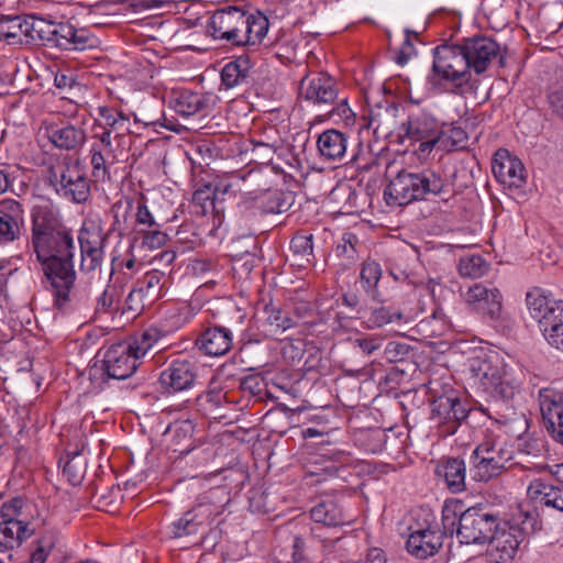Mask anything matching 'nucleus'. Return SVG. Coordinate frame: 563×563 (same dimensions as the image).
<instances>
[{"label":"nucleus","mask_w":563,"mask_h":563,"mask_svg":"<svg viewBox=\"0 0 563 563\" xmlns=\"http://www.w3.org/2000/svg\"><path fill=\"white\" fill-rule=\"evenodd\" d=\"M441 521L443 536H456L461 544L483 545L494 538L503 520L486 506L477 505L457 514L455 506L444 505Z\"/></svg>","instance_id":"1"},{"label":"nucleus","mask_w":563,"mask_h":563,"mask_svg":"<svg viewBox=\"0 0 563 563\" xmlns=\"http://www.w3.org/2000/svg\"><path fill=\"white\" fill-rule=\"evenodd\" d=\"M338 85L327 73L305 76L299 84V98L322 110L338 100Z\"/></svg>","instance_id":"13"},{"label":"nucleus","mask_w":563,"mask_h":563,"mask_svg":"<svg viewBox=\"0 0 563 563\" xmlns=\"http://www.w3.org/2000/svg\"><path fill=\"white\" fill-rule=\"evenodd\" d=\"M142 289L133 288L125 299V308L123 312H130L133 316L139 314L146 306H148Z\"/></svg>","instance_id":"62"},{"label":"nucleus","mask_w":563,"mask_h":563,"mask_svg":"<svg viewBox=\"0 0 563 563\" xmlns=\"http://www.w3.org/2000/svg\"><path fill=\"white\" fill-rule=\"evenodd\" d=\"M467 60L463 44H443L435 47L431 82L437 84V79L449 82L452 93L463 95L471 79Z\"/></svg>","instance_id":"7"},{"label":"nucleus","mask_w":563,"mask_h":563,"mask_svg":"<svg viewBox=\"0 0 563 563\" xmlns=\"http://www.w3.org/2000/svg\"><path fill=\"white\" fill-rule=\"evenodd\" d=\"M23 520H7L0 522V551L4 552L20 547L32 537L34 529Z\"/></svg>","instance_id":"31"},{"label":"nucleus","mask_w":563,"mask_h":563,"mask_svg":"<svg viewBox=\"0 0 563 563\" xmlns=\"http://www.w3.org/2000/svg\"><path fill=\"white\" fill-rule=\"evenodd\" d=\"M364 437L368 441L367 450L373 453L382 452L387 442V434L385 430L375 428L364 432Z\"/></svg>","instance_id":"64"},{"label":"nucleus","mask_w":563,"mask_h":563,"mask_svg":"<svg viewBox=\"0 0 563 563\" xmlns=\"http://www.w3.org/2000/svg\"><path fill=\"white\" fill-rule=\"evenodd\" d=\"M38 133L62 150H74L85 141L82 129L66 124L59 114L47 113L41 118Z\"/></svg>","instance_id":"15"},{"label":"nucleus","mask_w":563,"mask_h":563,"mask_svg":"<svg viewBox=\"0 0 563 563\" xmlns=\"http://www.w3.org/2000/svg\"><path fill=\"white\" fill-rule=\"evenodd\" d=\"M380 264L373 260H367L362 264L360 272V282L365 292L374 300L379 301L377 290L378 283L382 278Z\"/></svg>","instance_id":"41"},{"label":"nucleus","mask_w":563,"mask_h":563,"mask_svg":"<svg viewBox=\"0 0 563 563\" xmlns=\"http://www.w3.org/2000/svg\"><path fill=\"white\" fill-rule=\"evenodd\" d=\"M402 126L410 140L419 142L416 153L420 157L428 156L445 135L435 118L426 112L410 115Z\"/></svg>","instance_id":"12"},{"label":"nucleus","mask_w":563,"mask_h":563,"mask_svg":"<svg viewBox=\"0 0 563 563\" xmlns=\"http://www.w3.org/2000/svg\"><path fill=\"white\" fill-rule=\"evenodd\" d=\"M465 300L476 310L488 314L492 319H497L500 314L503 296L492 285L474 284L468 288Z\"/></svg>","instance_id":"21"},{"label":"nucleus","mask_w":563,"mask_h":563,"mask_svg":"<svg viewBox=\"0 0 563 563\" xmlns=\"http://www.w3.org/2000/svg\"><path fill=\"white\" fill-rule=\"evenodd\" d=\"M530 489L541 504L563 512V487L536 481Z\"/></svg>","instance_id":"40"},{"label":"nucleus","mask_w":563,"mask_h":563,"mask_svg":"<svg viewBox=\"0 0 563 563\" xmlns=\"http://www.w3.org/2000/svg\"><path fill=\"white\" fill-rule=\"evenodd\" d=\"M463 47L470 62V69L483 74L494 59H498L500 67L506 65V58L500 53L497 42L487 36H474L463 41Z\"/></svg>","instance_id":"16"},{"label":"nucleus","mask_w":563,"mask_h":563,"mask_svg":"<svg viewBox=\"0 0 563 563\" xmlns=\"http://www.w3.org/2000/svg\"><path fill=\"white\" fill-rule=\"evenodd\" d=\"M29 18L32 22L20 15H2L0 18V41H5L9 44H32L35 15L31 14Z\"/></svg>","instance_id":"22"},{"label":"nucleus","mask_w":563,"mask_h":563,"mask_svg":"<svg viewBox=\"0 0 563 563\" xmlns=\"http://www.w3.org/2000/svg\"><path fill=\"white\" fill-rule=\"evenodd\" d=\"M99 114L104 120V130H112V133H115L114 140L121 139L130 132L129 117L122 112H117L112 108L100 107Z\"/></svg>","instance_id":"45"},{"label":"nucleus","mask_w":563,"mask_h":563,"mask_svg":"<svg viewBox=\"0 0 563 563\" xmlns=\"http://www.w3.org/2000/svg\"><path fill=\"white\" fill-rule=\"evenodd\" d=\"M310 518L316 523L325 527L338 528L351 522L345 514L343 506L335 498L320 499L310 509Z\"/></svg>","instance_id":"24"},{"label":"nucleus","mask_w":563,"mask_h":563,"mask_svg":"<svg viewBox=\"0 0 563 563\" xmlns=\"http://www.w3.org/2000/svg\"><path fill=\"white\" fill-rule=\"evenodd\" d=\"M472 377L478 380L482 388L492 397L510 400L520 391L521 383L498 353L477 355L468 360Z\"/></svg>","instance_id":"5"},{"label":"nucleus","mask_w":563,"mask_h":563,"mask_svg":"<svg viewBox=\"0 0 563 563\" xmlns=\"http://www.w3.org/2000/svg\"><path fill=\"white\" fill-rule=\"evenodd\" d=\"M211 99L210 93L195 92L185 89L174 99V109L179 115L188 118L205 111L209 107Z\"/></svg>","instance_id":"34"},{"label":"nucleus","mask_w":563,"mask_h":563,"mask_svg":"<svg viewBox=\"0 0 563 563\" xmlns=\"http://www.w3.org/2000/svg\"><path fill=\"white\" fill-rule=\"evenodd\" d=\"M142 234V244L150 250L159 249L165 245L167 234L159 229V224L151 229H140L137 231Z\"/></svg>","instance_id":"60"},{"label":"nucleus","mask_w":563,"mask_h":563,"mask_svg":"<svg viewBox=\"0 0 563 563\" xmlns=\"http://www.w3.org/2000/svg\"><path fill=\"white\" fill-rule=\"evenodd\" d=\"M194 432L191 420H178L170 423L164 434L169 438V449L185 455L195 449Z\"/></svg>","instance_id":"30"},{"label":"nucleus","mask_w":563,"mask_h":563,"mask_svg":"<svg viewBox=\"0 0 563 563\" xmlns=\"http://www.w3.org/2000/svg\"><path fill=\"white\" fill-rule=\"evenodd\" d=\"M70 24L56 23L37 14V40L41 45L60 48L64 37L70 36Z\"/></svg>","instance_id":"35"},{"label":"nucleus","mask_w":563,"mask_h":563,"mask_svg":"<svg viewBox=\"0 0 563 563\" xmlns=\"http://www.w3.org/2000/svg\"><path fill=\"white\" fill-rule=\"evenodd\" d=\"M313 235L306 231L297 233L290 241V250L299 260L310 264L313 260Z\"/></svg>","instance_id":"54"},{"label":"nucleus","mask_w":563,"mask_h":563,"mask_svg":"<svg viewBox=\"0 0 563 563\" xmlns=\"http://www.w3.org/2000/svg\"><path fill=\"white\" fill-rule=\"evenodd\" d=\"M37 180L42 190L76 203L86 202L90 196V181L86 175L57 156L44 154L37 162Z\"/></svg>","instance_id":"2"},{"label":"nucleus","mask_w":563,"mask_h":563,"mask_svg":"<svg viewBox=\"0 0 563 563\" xmlns=\"http://www.w3.org/2000/svg\"><path fill=\"white\" fill-rule=\"evenodd\" d=\"M489 268V264L481 254H467L459 261V273L463 277L479 278Z\"/></svg>","instance_id":"48"},{"label":"nucleus","mask_w":563,"mask_h":563,"mask_svg":"<svg viewBox=\"0 0 563 563\" xmlns=\"http://www.w3.org/2000/svg\"><path fill=\"white\" fill-rule=\"evenodd\" d=\"M165 282L164 273L158 269L147 272L142 279L137 282L136 287L142 289L147 303L154 302L162 296V288Z\"/></svg>","instance_id":"47"},{"label":"nucleus","mask_w":563,"mask_h":563,"mask_svg":"<svg viewBox=\"0 0 563 563\" xmlns=\"http://www.w3.org/2000/svg\"><path fill=\"white\" fill-rule=\"evenodd\" d=\"M468 478L474 482H488L504 473L487 455L478 452L476 446L468 459Z\"/></svg>","instance_id":"32"},{"label":"nucleus","mask_w":563,"mask_h":563,"mask_svg":"<svg viewBox=\"0 0 563 563\" xmlns=\"http://www.w3.org/2000/svg\"><path fill=\"white\" fill-rule=\"evenodd\" d=\"M22 213L19 201L0 200V244L12 242L19 236V221L22 220Z\"/></svg>","instance_id":"26"},{"label":"nucleus","mask_w":563,"mask_h":563,"mask_svg":"<svg viewBox=\"0 0 563 563\" xmlns=\"http://www.w3.org/2000/svg\"><path fill=\"white\" fill-rule=\"evenodd\" d=\"M478 452L484 453L495 464L505 472L509 467V462L512 460V451L507 446L506 443H498L493 440L483 441L477 445Z\"/></svg>","instance_id":"44"},{"label":"nucleus","mask_w":563,"mask_h":563,"mask_svg":"<svg viewBox=\"0 0 563 563\" xmlns=\"http://www.w3.org/2000/svg\"><path fill=\"white\" fill-rule=\"evenodd\" d=\"M268 19L262 14L246 12V27H244L241 46H257L262 43L268 31Z\"/></svg>","instance_id":"39"},{"label":"nucleus","mask_w":563,"mask_h":563,"mask_svg":"<svg viewBox=\"0 0 563 563\" xmlns=\"http://www.w3.org/2000/svg\"><path fill=\"white\" fill-rule=\"evenodd\" d=\"M492 170L499 183L509 188H521L526 184L522 162L509 154L507 150H498L494 156Z\"/></svg>","instance_id":"20"},{"label":"nucleus","mask_w":563,"mask_h":563,"mask_svg":"<svg viewBox=\"0 0 563 563\" xmlns=\"http://www.w3.org/2000/svg\"><path fill=\"white\" fill-rule=\"evenodd\" d=\"M71 232L62 222L58 208L37 205V258L74 254Z\"/></svg>","instance_id":"6"},{"label":"nucleus","mask_w":563,"mask_h":563,"mask_svg":"<svg viewBox=\"0 0 563 563\" xmlns=\"http://www.w3.org/2000/svg\"><path fill=\"white\" fill-rule=\"evenodd\" d=\"M265 324L271 332L286 331L296 325L294 318L285 310L273 306L265 307Z\"/></svg>","instance_id":"51"},{"label":"nucleus","mask_w":563,"mask_h":563,"mask_svg":"<svg viewBox=\"0 0 563 563\" xmlns=\"http://www.w3.org/2000/svg\"><path fill=\"white\" fill-rule=\"evenodd\" d=\"M351 344L353 350L369 356L383 346L384 339L376 334H362L352 340Z\"/></svg>","instance_id":"56"},{"label":"nucleus","mask_w":563,"mask_h":563,"mask_svg":"<svg viewBox=\"0 0 563 563\" xmlns=\"http://www.w3.org/2000/svg\"><path fill=\"white\" fill-rule=\"evenodd\" d=\"M539 405L544 423L563 415L562 395L554 389H541L539 391Z\"/></svg>","instance_id":"42"},{"label":"nucleus","mask_w":563,"mask_h":563,"mask_svg":"<svg viewBox=\"0 0 563 563\" xmlns=\"http://www.w3.org/2000/svg\"><path fill=\"white\" fill-rule=\"evenodd\" d=\"M249 201H252L254 207L261 210L262 213H283L291 207L292 198L289 192L269 189L261 191L255 196L249 192L244 198V202Z\"/></svg>","instance_id":"28"},{"label":"nucleus","mask_w":563,"mask_h":563,"mask_svg":"<svg viewBox=\"0 0 563 563\" xmlns=\"http://www.w3.org/2000/svg\"><path fill=\"white\" fill-rule=\"evenodd\" d=\"M121 298L120 289L114 285H108L97 299L96 312L112 313L119 309Z\"/></svg>","instance_id":"55"},{"label":"nucleus","mask_w":563,"mask_h":563,"mask_svg":"<svg viewBox=\"0 0 563 563\" xmlns=\"http://www.w3.org/2000/svg\"><path fill=\"white\" fill-rule=\"evenodd\" d=\"M169 0H101L93 4L97 9L109 10L112 5L126 3L134 12L161 9L169 3Z\"/></svg>","instance_id":"53"},{"label":"nucleus","mask_w":563,"mask_h":563,"mask_svg":"<svg viewBox=\"0 0 563 563\" xmlns=\"http://www.w3.org/2000/svg\"><path fill=\"white\" fill-rule=\"evenodd\" d=\"M137 361L126 343H119L107 350L101 368L108 378L126 379L136 371Z\"/></svg>","instance_id":"17"},{"label":"nucleus","mask_w":563,"mask_h":563,"mask_svg":"<svg viewBox=\"0 0 563 563\" xmlns=\"http://www.w3.org/2000/svg\"><path fill=\"white\" fill-rule=\"evenodd\" d=\"M537 512L518 507L508 520L501 521L493 539L488 541L487 558L490 563H511L521 544L537 530Z\"/></svg>","instance_id":"3"},{"label":"nucleus","mask_w":563,"mask_h":563,"mask_svg":"<svg viewBox=\"0 0 563 563\" xmlns=\"http://www.w3.org/2000/svg\"><path fill=\"white\" fill-rule=\"evenodd\" d=\"M416 177L419 201L430 200L431 197H437L448 191L445 179L441 174L431 168L416 170Z\"/></svg>","instance_id":"33"},{"label":"nucleus","mask_w":563,"mask_h":563,"mask_svg":"<svg viewBox=\"0 0 563 563\" xmlns=\"http://www.w3.org/2000/svg\"><path fill=\"white\" fill-rule=\"evenodd\" d=\"M445 135L439 143L445 151L462 150L466 147L467 133L460 126H451L444 131Z\"/></svg>","instance_id":"57"},{"label":"nucleus","mask_w":563,"mask_h":563,"mask_svg":"<svg viewBox=\"0 0 563 563\" xmlns=\"http://www.w3.org/2000/svg\"><path fill=\"white\" fill-rule=\"evenodd\" d=\"M442 547V537L431 529L412 531L406 542L407 551L423 560L434 555Z\"/></svg>","instance_id":"27"},{"label":"nucleus","mask_w":563,"mask_h":563,"mask_svg":"<svg viewBox=\"0 0 563 563\" xmlns=\"http://www.w3.org/2000/svg\"><path fill=\"white\" fill-rule=\"evenodd\" d=\"M224 400L225 394L216 389L208 390L197 398V402L200 410H202L207 417H210L212 419L225 418V413L222 412V406Z\"/></svg>","instance_id":"46"},{"label":"nucleus","mask_w":563,"mask_h":563,"mask_svg":"<svg viewBox=\"0 0 563 563\" xmlns=\"http://www.w3.org/2000/svg\"><path fill=\"white\" fill-rule=\"evenodd\" d=\"M333 318L331 322V329L334 332H349L355 328L357 320H363L364 316L357 312H351L344 307H338L332 305Z\"/></svg>","instance_id":"50"},{"label":"nucleus","mask_w":563,"mask_h":563,"mask_svg":"<svg viewBox=\"0 0 563 563\" xmlns=\"http://www.w3.org/2000/svg\"><path fill=\"white\" fill-rule=\"evenodd\" d=\"M500 423L505 433L511 438L520 439L529 430V420L522 412H512L510 416L500 415L496 419Z\"/></svg>","instance_id":"49"},{"label":"nucleus","mask_w":563,"mask_h":563,"mask_svg":"<svg viewBox=\"0 0 563 563\" xmlns=\"http://www.w3.org/2000/svg\"><path fill=\"white\" fill-rule=\"evenodd\" d=\"M317 147L322 158L342 162L346 154L347 137L339 130L329 129L319 134Z\"/></svg>","instance_id":"29"},{"label":"nucleus","mask_w":563,"mask_h":563,"mask_svg":"<svg viewBox=\"0 0 563 563\" xmlns=\"http://www.w3.org/2000/svg\"><path fill=\"white\" fill-rule=\"evenodd\" d=\"M223 311L227 325L208 327L196 340V345L206 355L227 354L233 344L232 331L240 329L246 317V313L231 301L223 305Z\"/></svg>","instance_id":"10"},{"label":"nucleus","mask_w":563,"mask_h":563,"mask_svg":"<svg viewBox=\"0 0 563 563\" xmlns=\"http://www.w3.org/2000/svg\"><path fill=\"white\" fill-rule=\"evenodd\" d=\"M79 243L81 251V268L87 272L95 271L101 264L103 255L99 236L91 241L80 235Z\"/></svg>","instance_id":"43"},{"label":"nucleus","mask_w":563,"mask_h":563,"mask_svg":"<svg viewBox=\"0 0 563 563\" xmlns=\"http://www.w3.org/2000/svg\"><path fill=\"white\" fill-rule=\"evenodd\" d=\"M59 465H62V473L69 484L73 486L81 484L86 474L87 460L78 450L66 452L60 457Z\"/></svg>","instance_id":"38"},{"label":"nucleus","mask_w":563,"mask_h":563,"mask_svg":"<svg viewBox=\"0 0 563 563\" xmlns=\"http://www.w3.org/2000/svg\"><path fill=\"white\" fill-rule=\"evenodd\" d=\"M468 413L467 406L456 396L442 395L431 402V417L445 435H453Z\"/></svg>","instance_id":"14"},{"label":"nucleus","mask_w":563,"mask_h":563,"mask_svg":"<svg viewBox=\"0 0 563 563\" xmlns=\"http://www.w3.org/2000/svg\"><path fill=\"white\" fill-rule=\"evenodd\" d=\"M412 350L402 342L390 341L384 347V357L389 363L405 362L409 358Z\"/></svg>","instance_id":"59"},{"label":"nucleus","mask_w":563,"mask_h":563,"mask_svg":"<svg viewBox=\"0 0 563 563\" xmlns=\"http://www.w3.org/2000/svg\"><path fill=\"white\" fill-rule=\"evenodd\" d=\"M251 77V63L247 56H239L236 59L225 64L221 70V81L225 88L247 85Z\"/></svg>","instance_id":"36"},{"label":"nucleus","mask_w":563,"mask_h":563,"mask_svg":"<svg viewBox=\"0 0 563 563\" xmlns=\"http://www.w3.org/2000/svg\"><path fill=\"white\" fill-rule=\"evenodd\" d=\"M74 254L37 258L41 265L43 288L53 297L54 307L63 310L69 303L70 290L76 280Z\"/></svg>","instance_id":"8"},{"label":"nucleus","mask_w":563,"mask_h":563,"mask_svg":"<svg viewBox=\"0 0 563 563\" xmlns=\"http://www.w3.org/2000/svg\"><path fill=\"white\" fill-rule=\"evenodd\" d=\"M416 170L401 169L384 189V199L389 207H404L419 201Z\"/></svg>","instance_id":"18"},{"label":"nucleus","mask_w":563,"mask_h":563,"mask_svg":"<svg viewBox=\"0 0 563 563\" xmlns=\"http://www.w3.org/2000/svg\"><path fill=\"white\" fill-rule=\"evenodd\" d=\"M244 27H246V11L238 7L218 9L208 21V33L214 38L241 46Z\"/></svg>","instance_id":"11"},{"label":"nucleus","mask_w":563,"mask_h":563,"mask_svg":"<svg viewBox=\"0 0 563 563\" xmlns=\"http://www.w3.org/2000/svg\"><path fill=\"white\" fill-rule=\"evenodd\" d=\"M55 507L52 501L43 500V508L45 515L43 516L37 508V520L41 519L43 527H48L44 534L37 539V563H45L49 556L54 558L57 562L60 559L63 552L58 549L59 537L54 527L51 526V508Z\"/></svg>","instance_id":"23"},{"label":"nucleus","mask_w":563,"mask_h":563,"mask_svg":"<svg viewBox=\"0 0 563 563\" xmlns=\"http://www.w3.org/2000/svg\"><path fill=\"white\" fill-rule=\"evenodd\" d=\"M162 336L157 328L145 329L140 335L135 336L132 343H126L137 358L144 356L155 344L158 343Z\"/></svg>","instance_id":"52"},{"label":"nucleus","mask_w":563,"mask_h":563,"mask_svg":"<svg viewBox=\"0 0 563 563\" xmlns=\"http://www.w3.org/2000/svg\"><path fill=\"white\" fill-rule=\"evenodd\" d=\"M230 503L229 493L224 487H213L199 495L196 504L179 519L168 526V534L173 539H180L200 534L221 516Z\"/></svg>","instance_id":"4"},{"label":"nucleus","mask_w":563,"mask_h":563,"mask_svg":"<svg viewBox=\"0 0 563 563\" xmlns=\"http://www.w3.org/2000/svg\"><path fill=\"white\" fill-rule=\"evenodd\" d=\"M435 474L444 481L446 488L452 494H459L467 489L466 464L460 457H448L440 462L435 468Z\"/></svg>","instance_id":"25"},{"label":"nucleus","mask_w":563,"mask_h":563,"mask_svg":"<svg viewBox=\"0 0 563 563\" xmlns=\"http://www.w3.org/2000/svg\"><path fill=\"white\" fill-rule=\"evenodd\" d=\"M111 157H107L104 153L100 152V150L91 146V166H92V175L98 179H104L108 172V165L114 164Z\"/></svg>","instance_id":"61"},{"label":"nucleus","mask_w":563,"mask_h":563,"mask_svg":"<svg viewBox=\"0 0 563 563\" xmlns=\"http://www.w3.org/2000/svg\"><path fill=\"white\" fill-rule=\"evenodd\" d=\"M548 111L550 114L563 121V86H552L545 95Z\"/></svg>","instance_id":"58"},{"label":"nucleus","mask_w":563,"mask_h":563,"mask_svg":"<svg viewBox=\"0 0 563 563\" xmlns=\"http://www.w3.org/2000/svg\"><path fill=\"white\" fill-rule=\"evenodd\" d=\"M408 321L409 318L406 317L400 310L385 306L372 308L369 312L366 311L363 318L365 328L369 330L378 329L393 323H407Z\"/></svg>","instance_id":"37"},{"label":"nucleus","mask_w":563,"mask_h":563,"mask_svg":"<svg viewBox=\"0 0 563 563\" xmlns=\"http://www.w3.org/2000/svg\"><path fill=\"white\" fill-rule=\"evenodd\" d=\"M197 378V366L188 360H174L164 368L158 382L167 393H178L191 388Z\"/></svg>","instance_id":"19"},{"label":"nucleus","mask_w":563,"mask_h":563,"mask_svg":"<svg viewBox=\"0 0 563 563\" xmlns=\"http://www.w3.org/2000/svg\"><path fill=\"white\" fill-rule=\"evenodd\" d=\"M526 302L548 343L563 352V300L552 301L533 290L527 294Z\"/></svg>","instance_id":"9"},{"label":"nucleus","mask_w":563,"mask_h":563,"mask_svg":"<svg viewBox=\"0 0 563 563\" xmlns=\"http://www.w3.org/2000/svg\"><path fill=\"white\" fill-rule=\"evenodd\" d=\"M333 305H336L338 307H344L351 312H357L362 316L366 313V309L362 305L360 296L354 291L343 292L339 298L335 299Z\"/></svg>","instance_id":"63"}]
</instances>
